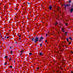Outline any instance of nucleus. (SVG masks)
<instances>
[{
    "label": "nucleus",
    "mask_w": 73,
    "mask_h": 73,
    "mask_svg": "<svg viewBox=\"0 0 73 73\" xmlns=\"http://www.w3.org/2000/svg\"><path fill=\"white\" fill-rule=\"evenodd\" d=\"M60 65H62V66H63V67L65 68V60H63L62 61V63H61Z\"/></svg>",
    "instance_id": "obj_1"
},
{
    "label": "nucleus",
    "mask_w": 73,
    "mask_h": 73,
    "mask_svg": "<svg viewBox=\"0 0 73 73\" xmlns=\"http://www.w3.org/2000/svg\"><path fill=\"white\" fill-rule=\"evenodd\" d=\"M35 42H37L38 41V38L36 37L34 39Z\"/></svg>",
    "instance_id": "obj_2"
},
{
    "label": "nucleus",
    "mask_w": 73,
    "mask_h": 73,
    "mask_svg": "<svg viewBox=\"0 0 73 73\" xmlns=\"http://www.w3.org/2000/svg\"><path fill=\"white\" fill-rule=\"evenodd\" d=\"M65 29L64 28H62V31L63 32H65Z\"/></svg>",
    "instance_id": "obj_3"
},
{
    "label": "nucleus",
    "mask_w": 73,
    "mask_h": 73,
    "mask_svg": "<svg viewBox=\"0 0 73 73\" xmlns=\"http://www.w3.org/2000/svg\"><path fill=\"white\" fill-rule=\"evenodd\" d=\"M4 9H8V7H7V6H5L4 7Z\"/></svg>",
    "instance_id": "obj_4"
},
{
    "label": "nucleus",
    "mask_w": 73,
    "mask_h": 73,
    "mask_svg": "<svg viewBox=\"0 0 73 73\" xmlns=\"http://www.w3.org/2000/svg\"><path fill=\"white\" fill-rule=\"evenodd\" d=\"M64 5H65V9H66V7H68V6H69H69H70V5H65V4H64Z\"/></svg>",
    "instance_id": "obj_5"
},
{
    "label": "nucleus",
    "mask_w": 73,
    "mask_h": 73,
    "mask_svg": "<svg viewBox=\"0 0 73 73\" xmlns=\"http://www.w3.org/2000/svg\"><path fill=\"white\" fill-rule=\"evenodd\" d=\"M43 54H43V53H42V52H40V56H43Z\"/></svg>",
    "instance_id": "obj_6"
},
{
    "label": "nucleus",
    "mask_w": 73,
    "mask_h": 73,
    "mask_svg": "<svg viewBox=\"0 0 73 73\" xmlns=\"http://www.w3.org/2000/svg\"><path fill=\"white\" fill-rule=\"evenodd\" d=\"M52 7L51 6H50L49 7V9L50 10H51L52 9Z\"/></svg>",
    "instance_id": "obj_7"
},
{
    "label": "nucleus",
    "mask_w": 73,
    "mask_h": 73,
    "mask_svg": "<svg viewBox=\"0 0 73 73\" xmlns=\"http://www.w3.org/2000/svg\"><path fill=\"white\" fill-rule=\"evenodd\" d=\"M62 67H59V68H58V69H61V70H62Z\"/></svg>",
    "instance_id": "obj_8"
},
{
    "label": "nucleus",
    "mask_w": 73,
    "mask_h": 73,
    "mask_svg": "<svg viewBox=\"0 0 73 73\" xmlns=\"http://www.w3.org/2000/svg\"><path fill=\"white\" fill-rule=\"evenodd\" d=\"M73 8L71 9L70 10V12H73Z\"/></svg>",
    "instance_id": "obj_9"
},
{
    "label": "nucleus",
    "mask_w": 73,
    "mask_h": 73,
    "mask_svg": "<svg viewBox=\"0 0 73 73\" xmlns=\"http://www.w3.org/2000/svg\"><path fill=\"white\" fill-rule=\"evenodd\" d=\"M57 72L58 73H61V72H60L59 71H57Z\"/></svg>",
    "instance_id": "obj_10"
},
{
    "label": "nucleus",
    "mask_w": 73,
    "mask_h": 73,
    "mask_svg": "<svg viewBox=\"0 0 73 73\" xmlns=\"http://www.w3.org/2000/svg\"><path fill=\"white\" fill-rule=\"evenodd\" d=\"M58 24V22H56V24H55V25H57V24Z\"/></svg>",
    "instance_id": "obj_11"
},
{
    "label": "nucleus",
    "mask_w": 73,
    "mask_h": 73,
    "mask_svg": "<svg viewBox=\"0 0 73 73\" xmlns=\"http://www.w3.org/2000/svg\"><path fill=\"white\" fill-rule=\"evenodd\" d=\"M40 39H42H42H44V38H43V37H41L40 38Z\"/></svg>",
    "instance_id": "obj_12"
},
{
    "label": "nucleus",
    "mask_w": 73,
    "mask_h": 73,
    "mask_svg": "<svg viewBox=\"0 0 73 73\" xmlns=\"http://www.w3.org/2000/svg\"><path fill=\"white\" fill-rule=\"evenodd\" d=\"M34 40V38H33L32 39V41H33Z\"/></svg>",
    "instance_id": "obj_13"
},
{
    "label": "nucleus",
    "mask_w": 73,
    "mask_h": 73,
    "mask_svg": "<svg viewBox=\"0 0 73 73\" xmlns=\"http://www.w3.org/2000/svg\"><path fill=\"white\" fill-rule=\"evenodd\" d=\"M5 58H6L7 59L8 58V56H5Z\"/></svg>",
    "instance_id": "obj_14"
},
{
    "label": "nucleus",
    "mask_w": 73,
    "mask_h": 73,
    "mask_svg": "<svg viewBox=\"0 0 73 73\" xmlns=\"http://www.w3.org/2000/svg\"><path fill=\"white\" fill-rule=\"evenodd\" d=\"M29 54L30 56H31L32 55V53L31 52L29 53Z\"/></svg>",
    "instance_id": "obj_15"
},
{
    "label": "nucleus",
    "mask_w": 73,
    "mask_h": 73,
    "mask_svg": "<svg viewBox=\"0 0 73 73\" xmlns=\"http://www.w3.org/2000/svg\"><path fill=\"white\" fill-rule=\"evenodd\" d=\"M10 66V68H12V66Z\"/></svg>",
    "instance_id": "obj_16"
},
{
    "label": "nucleus",
    "mask_w": 73,
    "mask_h": 73,
    "mask_svg": "<svg viewBox=\"0 0 73 73\" xmlns=\"http://www.w3.org/2000/svg\"><path fill=\"white\" fill-rule=\"evenodd\" d=\"M68 33V32H66L65 33V35H67L66 33Z\"/></svg>",
    "instance_id": "obj_17"
},
{
    "label": "nucleus",
    "mask_w": 73,
    "mask_h": 73,
    "mask_svg": "<svg viewBox=\"0 0 73 73\" xmlns=\"http://www.w3.org/2000/svg\"><path fill=\"white\" fill-rule=\"evenodd\" d=\"M66 40H67V41L68 42H69V40H68V38H67Z\"/></svg>",
    "instance_id": "obj_18"
},
{
    "label": "nucleus",
    "mask_w": 73,
    "mask_h": 73,
    "mask_svg": "<svg viewBox=\"0 0 73 73\" xmlns=\"http://www.w3.org/2000/svg\"><path fill=\"white\" fill-rule=\"evenodd\" d=\"M12 53H13V52H12V51H11V52H10V53L11 54H12Z\"/></svg>",
    "instance_id": "obj_19"
},
{
    "label": "nucleus",
    "mask_w": 73,
    "mask_h": 73,
    "mask_svg": "<svg viewBox=\"0 0 73 73\" xmlns=\"http://www.w3.org/2000/svg\"><path fill=\"white\" fill-rule=\"evenodd\" d=\"M11 59H12V58H11V57L9 59V61H10Z\"/></svg>",
    "instance_id": "obj_20"
},
{
    "label": "nucleus",
    "mask_w": 73,
    "mask_h": 73,
    "mask_svg": "<svg viewBox=\"0 0 73 73\" xmlns=\"http://www.w3.org/2000/svg\"><path fill=\"white\" fill-rule=\"evenodd\" d=\"M59 8H60V7H58V8L57 11H59Z\"/></svg>",
    "instance_id": "obj_21"
},
{
    "label": "nucleus",
    "mask_w": 73,
    "mask_h": 73,
    "mask_svg": "<svg viewBox=\"0 0 73 73\" xmlns=\"http://www.w3.org/2000/svg\"><path fill=\"white\" fill-rule=\"evenodd\" d=\"M15 10H16V11H17V10L18 9L17 8H15Z\"/></svg>",
    "instance_id": "obj_22"
},
{
    "label": "nucleus",
    "mask_w": 73,
    "mask_h": 73,
    "mask_svg": "<svg viewBox=\"0 0 73 73\" xmlns=\"http://www.w3.org/2000/svg\"><path fill=\"white\" fill-rule=\"evenodd\" d=\"M70 2H71V1H70V0L68 1L69 3H70Z\"/></svg>",
    "instance_id": "obj_23"
},
{
    "label": "nucleus",
    "mask_w": 73,
    "mask_h": 73,
    "mask_svg": "<svg viewBox=\"0 0 73 73\" xmlns=\"http://www.w3.org/2000/svg\"><path fill=\"white\" fill-rule=\"evenodd\" d=\"M69 38L70 39V40H72V38L71 37H70Z\"/></svg>",
    "instance_id": "obj_24"
},
{
    "label": "nucleus",
    "mask_w": 73,
    "mask_h": 73,
    "mask_svg": "<svg viewBox=\"0 0 73 73\" xmlns=\"http://www.w3.org/2000/svg\"><path fill=\"white\" fill-rule=\"evenodd\" d=\"M7 63L6 62V63H5L4 64V65H7Z\"/></svg>",
    "instance_id": "obj_25"
},
{
    "label": "nucleus",
    "mask_w": 73,
    "mask_h": 73,
    "mask_svg": "<svg viewBox=\"0 0 73 73\" xmlns=\"http://www.w3.org/2000/svg\"><path fill=\"white\" fill-rule=\"evenodd\" d=\"M40 46H42V44H40Z\"/></svg>",
    "instance_id": "obj_26"
},
{
    "label": "nucleus",
    "mask_w": 73,
    "mask_h": 73,
    "mask_svg": "<svg viewBox=\"0 0 73 73\" xmlns=\"http://www.w3.org/2000/svg\"><path fill=\"white\" fill-rule=\"evenodd\" d=\"M23 52V51L21 50V53L22 52Z\"/></svg>",
    "instance_id": "obj_27"
},
{
    "label": "nucleus",
    "mask_w": 73,
    "mask_h": 73,
    "mask_svg": "<svg viewBox=\"0 0 73 73\" xmlns=\"http://www.w3.org/2000/svg\"><path fill=\"white\" fill-rule=\"evenodd\" d=\"M47 41H48V40H46L45 42H47Z\"/></svg>",
    "instance_id": "obj_28"
},
{
    "label": "nucleus",
    "mask_w": 73,
    "mask_h": 73,
    "mask_svg": "<svg viewBox=\"0 0 73 73\" xmlns=\"http://www.w3.org/2000/svg\"><path fill=\"white\" fill-rule=\"evenodd\" d=\"M23 5H25V3H23Z\"/></svg>",
    "instance_id": "obj_29"
},
{
    "label": "nucleus",
    "mask_w": 73,
    "mask_h": 73,
    "mask_svg": "<svg viewBox=\"0 0 73 73\" xmlns=\"http://www.w3.org/2000/svg\"><path fill=\"white\" fill-rule=\"evenodd\" d=\"M32 3H28V4H31Z\"/></svg>",
    "instance_id": "obj_30"
},
{
    "label": "nucleus",
    "mask_w": 73,
    "mask_h": 73,
    "mask_svg": "<svg viewBox=\"0 0 73 73\" xmlns=\"http://www.w3.org/2000/svg\"><path fill=\"white\" fill-rule=\"evenodd\" d=\"M71 44V42H69V44Z\"/></svg>",
    "instance_id": "obj_31"
},
{
    "label": "nucleus",
    "mask_w": 73,
    "mask_h": 73,
    "mask_svg": "<svg viewBox=\"0 0 73 73\" xmlns=\"http://www.w3.org/2000/svg\"><path fill=\"white\" fill-rule=\"evenodd\" d=\"M21 35H20L19 36V37H21Z\"/></svg>",
    "instance_id": "obj_32"
},
{
    "label": "nucleus",
    "mask_w": 73,
    "mask_h": 73,
    "mask_svg": "<svg viewBox=\"0 0 73 73\" xmlns=\"http://www.w3.org/2000/svg\"><path fill=\"white\" fill-rule=\"evenodd\" d=\"M65 24L66 25H68V24H67V23H66Z\"/></svg>",
    "instance_id": "obj_33"
},
{
    "label": "nucleus",
    "mask_w": 73,
    "mask_h": 73,
    "mask_svg": "<svg viewBox=\"0 0 73 73\" xmlns=\"http://www.w3.org/2000/svg\"><path fill=\"white\" fill-rule=\"evenodd\" d=\"M7 38H9V37L7 36Z\"/></svg>",
    "instance_id": "obj_34"
},
{
    "label": "nucleus",
    "mask_w": 73,
    "mask_h": 73,
    "mask_svg": "<svg viewBox=\"0 0 73 73\" xmlns=\"http://www.w3.org/2000/svg\"><path fill=\"white\" fill-rule=\"evenodd\" d=\"M71 52L72 53H73V51H71Z\"/></svg>",
    "instance_id": "obj_35"
},
{
    "label": "nucleus",
    "mask_w": 73,
    "mask_h": 73,
    "mask_svg": "<svg viewBox=\"0 0 73 73\" xmlns=\"http://www.w3.org/2000/svg\"><path fill=\"white\" fill-rule=\"evenodd\" d=\"M19 40H21V38H19Z\"/></svg>",
    "instance_id": "obj_36"
},
{
    "label": "nucleus",
    "mask_w": 73,
    "mask_h": 73,
    "mask_svg": "<svg viewBox=\"0 0 73 73\" xmlns=\"http://www.w3.org/2000/svg\"><path fill=\"white\" fill-rule=\"evenodd\" d=\"M46 36H48V34H46Z\"/></svg>",
    "instance_id": "obj_37"
},
{
    "label": "nucleus",
    "mask_w": 73,
    "mask_h": 73,
    "mask_svg": "<svg viewBox=\"0 0 73 73\" xmlns=\"http://www.w3.org/2000/svg\"><path fill=\"white\" fill-rule=\"evenodd\" d=\"M39 68H37V69H39Z\"/></svg>",
    "instance_id": "obj_38"
},
{
    "label": "nucleus",
    "mask_w": 73,
    "mask_h": 73,
    "mask_svg": "<svg viewBox=\"0 0 73 73\" xmlns=\"http://www.w3.org/2000/svg\"><path fill=\"white\" fill-rule=\"evenodd\" d=\"M10 48H12V47H10Z\"/></svg>",
    "instance_id": "obj_39"
},
{
    "label": "nucleus",
    "mask_w": 73,
    "mask_h": 73,
    "mask_svg": "<svg viewBox=\"0 0 73 73\" xmlns=\"http://www.w3.org/2000/svg\"><path fill=\"white\" fill-rule=\"evenodd\" d=\"M1 3H0V5H1Z\"/></svg>",
    "instance_id": "obj_40"
},
{
    "label": "nucleus",
    "mask_w": 73,
    "mask_h": 73,
    "mask_svg": "<svg viewBox=\"0 0 73 73\" xmlns=\"http://www.w3.org/2000/svg\"><path fill=\"white\" fill-rule=\"evenodd\" d=\"M71 73H73V72L72 71V72H71Z\"/></svg>",
    "instance_id": "obj_41"
},
{
    "label": "nucleus",
    "mask_w": 73,
    "mask_h": 73,
    "mask_svg": "<svg viewBox=\"0 0 73 73\" xmlns=\"http://www.w3.org/2000/svg\"><path fill=\"white\" fill-rule=\"evenodd\" d=\"M60 57H61V56H60Z\"/></svg>",
    "instance_id": "obj_42"
},
{
    "label": "nucleus",
    "mask_w": 73,
    "mask_h": 73,
    "mask_svg": "<svg viewBox=\"0 0 73 73\" xmlns=\"http://www.w3.org/2000/svg\"><path fill=\"white\" fill-rule=\"evenodd\" d=\"M55 62H57V61H56H56H55Z\"/></svg>",
    "instance_id": "obj_43"
},
{
    "label": "nucleus",
    "mask_w": 73,
    "mask_h": 73,
    "mask_svg": "<svg viewBox=\"0 0 73 73\" xmlns=\"http://www.w3.org/2000/svg\"><path fill=\"white\" fill-rule=\"evenodd\" d=\"M59 53H61L60 52V51H59Z\"/></svg>",
    "instance_id": "obj_44"
},
{
    "label": "nucleus",
    "mask_w": 73,
    "mask_h": 73,
    "mask_svg": "<svg viewBox=\"0 0 73 73\" xmlns=\"http://www.w3.org/2000/svg\"><path fill=\"white\" fill-rule=\"evenodd\" d=\"M59 59H61L60 58V57H59Z\"/></svg>",
    "instance_id": "obj_45"
},
{
    "label": "nucleus",
    "mask_w": 73,
    "mask_h": 73,
    "mask_svg": "<svg viewBox=\"0 0 73 73\" xmlns=\"http://www.w3.org/2000/svg\"><path fill=\"white\" fill-rule=\"evenodd\" d=\"M1 38H2V37L1 36Z\"/></svg>",
    "instance_id": "obj_46"
},
{
    "label": "nucleus",
    "mask_w": 73,
    "mask_h": 73,
    "mask_svg": "<svg viewBox=\"0 0 73 73\" xmlns=\"http://www.w3.org/2000/svg\"><path fill=\"white\" fill-rule=\"evenodd\" d=\"M57 53H58V52H57Z\"/></svg>",
    "instance_id": "obj_47"
},
{
    "label": "nucleus",
    "mask_w": 73,
    "mask_h": 73,
    "mask_svg": "<svg viewBox=\"0 0 73 73\" xmlns=\"http://www.w3.org/2000/svg\"><path fill=\"white\" fill-rule=\"evenodd\" d=\"M0 36H1V35L0 34Z\"/></svg>",
    "instance_id": "obj_48"
},
{
    "label": "nucleus",
    "mask_w": 73,
    "mask_h": 73,
    "mask_svg": "<svg viewBox=\"0 0 73 73\" xmlns=\"http://www.w3.org/2000/svg\"><path fill=\"white\" fill-rule=\"evenodd\" d=\"M5 38H6V36H5Z\"/></svg>",
    "instance_id": "obj_49"
},
{
    "label": "nucleus",
    "mask_w": 73,
    "mask_h": 73,
    "mask_svg": "<svg viewBox=\"0 0 73 73\" xmlns=\"http://www.w3.org/2000/svg\"><path fill=\"white\" fill-rule=\"evenodd\" d=\"M40 41H41L40 40H39V42H40Z\"/></svg>",
    "instance_id": "obj_50"
},
{
    "label": "nucleus",
    "mask_w": 73,
    "mask_h": 73,
    "mask_svg": "<svg viewBox=\"0 0 73 73\" xmlns=\"http://www.w3.org/2000/svg\"><path fill=\"white\" fill-rule=\"evenodd\" d=\"M61 51H62V50Z\"/></svg>",
    "instance_id": "obj_51"
},
{
    "label": "nucleus",
    "mask_w": 73,
    "mask_h": 73,
    "mask_svg": "<svg viewBox=\"0 0 73 73\" xmlns=\"http://www.w3.org/2000/svg\"><path fill=\"white\" fill-rule=\"evenodd\" d=\"M14 62H15V61H14Z\"/></svg>",
    "instance_id": "obj_52"
},
{
    "label": "nucleus",
    "mask_w": 73,
    "mask_h": 73,
    "mask_svg": "<svg viewBox=\"0 0 73 73\" xmlns=\"http://www.w3.org/2000/svg\"><path fill=\"white\" fill-rule=\"evenodd\" d=\"M58 64H59V63H58Z\"/></svg>",
    "instance_id": "obj_53"
},
{
    "label": "nucleus",
    "mask_w": 73,
    "mask_h": 73,
    "mask_svg": "<svg viewBox=\"0 0 73 73\" xmlns=\"http://www.w3.org/2000/svg\"><path fill=\"white\" fill-rule=\"evenodd\" d=\"M10 0H9V1H10Z\"/></svg>",
    "instance_id": "obj_54"
},
{
    "label": "nucleus",
    "mask_w": 73,
    "mask_h": 73,
    "mask_svg": "<svg viewBox=\"0 0 73 73\" xmlns=\"http://www.w3.org/2000/svg\"><path fill=\"white\" fill-rule=\"evenodd\" d=\"M0 48H1L0 47Z\"/></svg>",
    "instance_id": "obj_55"
}]
</instances>
